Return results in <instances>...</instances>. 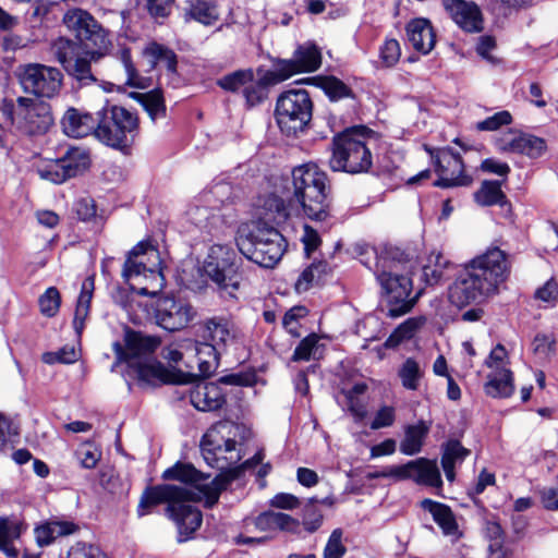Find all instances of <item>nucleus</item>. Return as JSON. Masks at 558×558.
Returning <instances> with one entry per match:
<instances>
[{
    "label": "nucleus",
    "mask_w": 558,
    "mask_h": 558,
    "mask_svg": "<svg viewBox=\"0 0 558 558\" xmlns=\"http://www.w3.org/2000/svg\"><path fill=\"white\" fill-rule=\"evenodd\" d=\"M430 425L423 420L416 424L407 425L404 427V438L400 442V451L407 456H414L421 452Z\"/></svg>",
    "instance_id": "7c9ffc66"
},
{
    "label": "nucleus",
    "mask_w": 558,
    "mask_h": 558,
    "mask_svg": "<svg viewBox=\"0 0 558 558\" xmlns=\"http://www.w3.org/2000/svg\"><path fill=\"white\" fill-rule=\"evenodd\" d=\"M26 529V523L17 517H0V551L9 558H17L19 550L14 542Z\"/></svg>",
    "instance_id": "a878e982"
},
{
    "label": "nucleus",
    "mask_w": 558,
    "mask_h": 558,
    "mask_svg": "<svg viewBox=\"0 0 558 558\" xmlns=\"http://www.w3.org/2000/svg\"><path fill=\"white\" fill-rule=\"evenodd\" d=\"M194 316V308L183 300L162 296L156 302V322L166 330L175 331L183 329L190 324Z\"/></svg>",
    "instance_id": "aec40b11"
},
{
    "label": "nucleus",
    "mask_w": 558,
    "mask_h": 558,
    "mask_svg": "<svg viewBox=\"0 0 558 558\" xmlns=\"http://www.w3.org/2000/svg\"><path fill=\"white\" fill-rule=\"evenodd\" d=\"M342 535L343 533L340 529L331 532L325 545L323 558H343L347 548L342 543Z\"/></svg>",
    "instance_id": "6e6d98bb"
},
{
    "label": "nucleus",
    "mask_w": 558,
    "mask_h": 558,
    "mask_svg": "<svg viewBox=\"0 0 558 558\" xmlns=\"http://www.w3.org/2000/svg\"><path fill=\"white\" fill-rule=\"evenodd\" d=\"M243 95L246 104L254 107L266 98V86L262 81H255L253 77L252 82L244 87Z\"/></svg>",
    "instance_id": "bf43d9fd"
},
{
    "label": "nucleus",
    "mask_w": 558,
    "mask_h": 558,
    "mask_svg": "<svg viewBox=\"0 0 558 558\" xmlns=\"http://www.w3.org/2000/svg\"><path fill=\"white\" fill-rule=\"evenodd\" d=\"M450 262L439 252H432L426 264L423 266V278L429 286L437 284L448 279L447 269Z\"/></svg>",
    "instance_id": "c9c22d12"
},
{
    "label": "nucleus",
    "mask_w": 558,
    "mask_h": 558,
    "mask_svg": "<svg viewBox=\"0 0 558 558\" xmlns=\"http://www.w3.org/2000/svg\"><path fill=\"white\" fill-rule=\"evenodd\" d=\"M203 338L209 340L221 352L239 351L245 345V336L225 317H213L204 323Z\"/></svg>",
    "instance_id": "6ab92c4d"
},
{
    "label": "nucleus",
    "mask_w": 558,
    "mask_h": 558,
    "mask_svg": "<svg viewBox=\"0 0 558 558\" xmlns=\"http://www.w3.org/2000/svg\"><path fill=\"white\" fill-rule=\"evenodd\" d=\"M62 77V73L57 68L31 63L22 69L20 83L25 93L51 98L59 94Z\"/></svg>",
    "instance_id": "dca6fc26"
},
{
    "label": "nucleus",
    "mask_w": 558,
    "mask_h": 558,
    "mask_svg": "<svg viewBox=\"0 0 558 558\" xmlns=\"http://www.w3.org/2000/svg\"><path fill=\"white\" fill-rule=\"evenodd\" d=\"M414 466L411 469L410 480L418 484L428 485L432 487H440L442 485L441 476L436 461L425 458L411 461Z\"/></svg>",
    "instance_id": "72a5a7b5"
},
{
    "label": "nucleus",
    "mask_w": 558,
    "mask_h": 558,
    "mask_svg": "<svg viewBox=\"0 0 558 558\" xmlns=\"http://www.w3.org/2000/svg\"><path fill=\"white\" fill-rule=\"evenodd\" d=\"M313 101L305 89H290L282 93L276 104L275 117L282 133L296 135L305 130L312 120Z\"/></svg>",
    "instance_id": "f8f14e48"
},
{
    "label": "nucleus",
    "mask_w": 558,
    "mask_h": 558,
    "mask_svg": "<svg viewBox=\"0 0 558 558\" xmlns=\"http://www.w3.org/2000/svg\"><path fill=\"white\" fill-rule=\"evenodd\" d=\"M61 158L70 179L82 174L90 165L88 153L77 147L70 148Z\"/></svg>",
    "instance_id": "58836bf2"
},
{
    "label": "nucleus",
    "mask_w": 558,
    "mask_h": 558,
    "mask_svg": "<svg viewBox=\"0 0 558 558\" xmlns=\"http://www.w3.org/2000/svg\"><path fill=\"white\" fill-rule=\"evenodd\" d=\"M398 252L390 251L377 257L375 275L388 302L389 317L396 318L409 313L416 303L420 292L412 293V280L405 263L397 259Z\"/></svg>",
    "instance_id": "39448f33"
},
{
    "label": "nucleus",
    "mask_w": 558,
    "mask_h": 558,
    "mask_svg": "<svg viewBox=\"0 0 558 558\" xmlns=\"http://www.w3.org/2000/svg\"><path fill=\"white\" fill-rule=\"evenodd\" d=\"M421 507L433 515L434 521L445 535L457 536L459 534L458 523L449 506L432 499H424L421 501Z\"/></svg>",
    "instance_id": "c85d7f7f"
},
{
    "label": "nucleus",
    "mask_w": 558,
    "mask_h": 558,
    "mask_svg": "<svg viewBox=\"0 0 558 558\" xmlns=\"http://www.w3.org/2000/svg\"><path fill=\"white\" fill-rule=\"evenodd\" d=\"M509 274L508 254L498 246H490L465 265L450 290V299L458 306L481 303L498 292Z\"/></svg>",
    "instance_id": "f03ea898"
},
{
    "label": "nucleus",
    "mask_w": 558,
    "mask_h": 558,
    "mask_svg": "<svg viewBox=\"0 0 558 558\" xmlns=\"http://www.w3.org/2000/svg\"><path fill=\"white\" fill-rule=\"evenodd\" d=\"M68 558H109L99 547L78 543L71 547Z\"/></svg>",
    "instance_id": "e2e57ef3"
},
{
    "label": "nucleus",
    "mask_w": 558,
    "mask_h": 558,
    "mask_svg": "<svg viewBox=\"0 0 558 558\" xmlns=\"http://www.w3.org/2000/svg\"><path fill=\"white\" fill-rule=\"evenodd\" d=\"M186 352H192L196 359L199 374L204 377L210 376L218 366V356L221 351L208 341H187L183 345Z\"/></svg>",
    "instance_id": "b1692460"
},
{
    "label": "nucleus",
    "mask_w": 558,
    "mask_h": 558,
    "mask_svg": "<svg viewBox=\"0 0 558 558\" xmlns=\"http://www.w3.org/2000/svg\"><path fill=\"white\" fill-rule=\"evenodd\" d=\"M135 98L143 106L151 121L166 116V106L160 90L154 89L148 93L136 94Z\"/></svg>",
    "instance_id": "ea45409f"
},
{
    "label": "nucleus",
    "mask_w": 558,
    "mask_h": 558,
    "mask_svg": "<svg viewBox=\"0 0 558 558\" xmlns=\"http://www.w3.org/2000/svg\"><path fill=\"white\" fill-rule=\"evenodd\" d=\"M328 271V264L326 262L313 263L306 267L300 275L295 282V289L298 292H305L310 287L318 281L324 274Z\"/></svg>",
    "instance_id": "de8ad7c7"
},
{
    "label": "nucleus",
    "mask_w": 558,
    "mask_h": 558,
    "mask_svg": "<svg viewBox=\"0 0 558 558\" xmlns=\"http://www.w3.org/2000/svg\"><path fill=\"white\" fill-rule=\"evenodd\" d=\"M51 49L58 62L80 87L89 86L97 82L90 63L97 62L99 59H90L76 41L66 37H59L52 44Z\"/></svg>",
    "instance_id": "4468645a"
},
{
    "label": "nucleus",
    "mask_w": 558,
    "mask_h": 558,
    "mask_svg": "<svg viewBox=\"0 0 558 558\" xmlns=\"http://www.w3.org/2000/svg\"><path fill=\"white\" fill-rule=\"evenodd\" d=\"M512 121L511 114L506 111H499L495 114L486 118L483 121L476 123V130L478 131H496L504 125L510 124Z\"/></svg>",
    "instance_id": "052dcab7"
},
{
    "label": "nucleus",
    "mask_w": 558,
    "mask_h": 558,
    "mask_svg": "<svg viewBox=\"0 0 558 558\" xmlns=\"http://www.w3.org/2000/svg\"><path fill=\"white\" fill-rule=\"evenodd\" d=\"M242 258L228 245L210 246L204 262V271L220 289L229 290L230 294L240 286V266Z\"/></svg>",
    "instance_id": "ddd939ff"
},
{
    "label": "nucleus",
    "mask_w": 558,
    "mask_h": 558,
    "mask_svg": "<svg viewBox=\"0 0 558 558\" xmlns=\"http://www.w3.org/2000/svg\"><path fill=\"white\" fill-rule=\"evenodd\" d=\"M507 351L502 344H497L485 361V365L493 369V372H499L502 367H508Z\"/></svg>",
    "instance_id": "69168bd1"
},
{
    "label": "nucleus",
    "mask_w": 558,
    "mask_h": 558,
    "mask_svg": "<svg viewBox=\"0 0 558 558\" xmlns=\"http://www.w3.org/2000/svg\"><path fill=\"white\" fill-rule=\"evenodd\" d=\"M425 323L426 318L423 316L408 318L395 329L386 344L389 347L397 345L403 340L411 339Z\"/></svg>",
    "instance_id": "79ce46f5"
},
{
    "label": "nucleus",
    "mask_w": 558,
    "mask_h": 558,
    "mask_svg": "<svg viewBox=\"0 0 558 558\" xmlns=\"http://www.w3.org/2000/svg\"><path fill=\"white\" fill-rule=\"evenodd\" d=\"M318 337L315 333L305 337L295 348L292 355V361H308L312 356L315 355Z\"/></svg>",
    "instance_id": "13d9d810"
},
{
    "label": "nucleus",
    "mask_w": 558,
    "mask_h": 558,
    "mask_svg": "<svg viewBox=\"0 0 558 558\" xmlns=\"http://www.w3.org/2000/svg\"><path fill=\"white\" fill-rule=\"evenodd\" d=\"M61 125L68 136L81 138L93 134L96 137L98 111L93 116L89 112L71 107L64 112L61 119Z\"/></svg>",
    "instance_id": "5701e85b"
},
{
    "label": "nucleus",
    "mask_w": 558,
    "mask_h": 558,
    "mask_svg": "<svg viewBox=\"0 0 558 558\" xmlns=\"http://www.w3.org/2000/svg\"><path fill=\"white\" fill-rule=\"evenodd\" d=\"M120 60L126 73V85L136 88H145L148 86L147 80L137 73L132 62L131 52L129 49H122L120 51Z\"/></svg>",
    "instance_id": "8fccbe9b"
},
{
    "label": "nucleus",
    "mask_w": 558,
    "mask_h": 558,
    "mask_svg": "<svg viewBox=\"0 0 558 558\" xmlns=\"http://www.w3.org/2000/svg\"><path fill=\"white\" fill-rule=\"evenodd\" d=\"M372 163V153L360 130H345L333 137L332 155L329 159L331 170L362 173L368 171Z\"/></svg>",
    "instance_id": "9d476101"
},
{
    "label": "nucleus",
    "mask_w": 558,
    "mask_h": 558,
    "mask_svg": "<svg viewBox=\"0 0 558 558\" xmlns=\"http://www.w3.org/2000/svg\"><path fill=\"white\" fill-rule=\"evenodd\" d=\"M470 454V450L464 448L459 440L450 439L442 445L441 461L446 459L452 464L462 463Z\"/></svg>",
    "instance_id": "864d4df0"
},
{
    "label": "nucleus",
    "mask_w": 558,
    "mask_h": 558,
    "mask_svg": "<svg viewBox=\"0 0 558 558\" xmlns=\"http://www.w3.org/2000/svg\"><path fill=\"white\" fill-rule=\"evenodd\" d=\"M160 264L159 251L149 241H141L129 252L122 276L137 294L155 296L165 286Z\"/></svg>",
    "instance_id": "0eeeda50"
},
{
    "label": "nucleus",
    "mask_w": 558,
    "mask_h": 558,
    "mask_svg": "<svg viewBox=\"0 0 558 558\" xmlns=\"http://www.w3.org/2000/svg\"><path fill=\"white\" fill-rule=\"evenodd\" d=\"M130 367L133 369L138 384L143 387L184 383L183 373L168 369L161 362L155 359L136 363Z\"/></svg>",
    "instance_id": "412c9836"
},
{
    "label": "nucleus",
    "mask_w": 558,
    "mask_h": 558,
    "mask_svg": "<svg viewBox=\"0 0 558 558\" xmlns=\"http://www.w3.org/2000/svg\"><path fill=\"white\" fill-rule=\"evenodd\" d=\"M407 35L412 47L424 54L428 53L436 43L434 28L427 19L410 21L407 25Z\"/></svg>",
    "instance_id": "393cba45"
},
{
    "label": "nucleus",
    "mask_w": 558,
    "mask_h": 558,
    "mask_svg": "<svg viewBox=\"0 0 558 558\" xmlns=\"http://www.w3.org/2000/svg\"><path fill=\"white\" fill-rule=\"evenodd\" d=\"M547 149L546 141L542 137L523 133L520 155L529 158H539Z\"/></svg>",
    "instance_id": "603ef678"
},
{
    "label": "nucleus",
    "mask_w": 558,
    "mask_h": 558,
    "mask_svg": "<svg viewBox=\"0 0 558 558\" xmlns=\"http://www.w3.org/2000/svg\"><path fill=\"white\" fill-rule=\"evenodd\" d=\"M320 64L322 52L319 48L312 43H305L295 49L291 59L277 60L266 77L270 83H279L294 74L314 72Z\"/></svg>",
    "instance_id": "2eb2a0df"
},
{
    "label": "nucleus",
    "mask_w": 558,
    "mask_h": 558,
    "mask_svg": "<svg viewBox=\"0 0 558 558\" xmlns=\"http://www.w3.org/2000/svg\"><path fill=\"white\" fill-rule=\"evenodd\" d=\"M81 465L85 469H93L100 459L101 453L90 444H83L75 452Z\"/></svg>",
    "instance_id": "680f3d73"
},
{
    "label": "nucleus",
    "mask_w": 558,
    "mask_h": 558,
    "mask_svg": "<svg viewBox=\"0 0 558 558\" xmlns=\"http://www.w3.org/2000/svg\"><path fill=\"white\" fill-rule=\"evenodd\" d=\"M396 420V411L393 407L384 405L375 414L371 423L372 429H379L391 426Z\"/></svg>",
    "instance_id": "0e129e2a"
},
{
    "label": "nucleus",
    "mask_w": 558,
    "mask_h": 558,
    "mask_svg": "<svg viewBox=\"0 0 558 558\" xmlns=\"http://www.w3.org/2000/svg\"><path fill=\"white\" fill-rule=\"evenodd\" d=\"M555 347V339L545 333H538L533 340V351L542 357H547Z\"/></svg>",
    "instance_id": "774afa93"
},
{
    "label": "nucleus",
    "mask_w": 558,
    "mask_h": 558,
    "mask_svg": "<svg viewBox=\"0 0 558 558\" xmlns=\"http://www.w3.org/2000/svg\"><path fill=\"white\" fill-rule=\"evenodd\" d=\"M143 56L147 59L150 69H155L157 65H163L171 73H175L177 71V54L173 50L161 44L156 41L149 43L143 49Z\"/></svg>",
    "instance_id": "473e14b6"
},
{
    "label": "nucleus",
    "mask_w": 558,
    "mask_h": 558,
    "mask_svg": "<svg viewBox=\"0 0 558 558\" xmlns=\"http://www.w3.org/2000/svg\"><path fill=\"white\" fill-rule=\"evenodd\" d=\"M63 24L90 59H100L111 45L108 33L92 14L82 9H71L63 15Z\"/></svg>",
    "instance_id": "9b49d317"
},
{
    "label": "nucleus",
    "mask_w": 558,
    "mask_h": 558,
    "mask_svg": "<svg viewBox=\"0 0 558 558\" xmlns=\"http://www.w3.org/2000/svg\"><path fill=\"white\" fill-rule=\"evenodd\" d=\"M39 307L43 315L53 317L59 312L61 305V295L56 287L48 288L43 295H40Z\"/></svg>",
    "instance_id": "3c124183"
},
{
    "label": "nucleus",
    "mask_w": 558,
    "mask_h": 558,
    "mask_svg": "<svg viewBox=\"0 0 558 558\" xmlns=\"http://www.w3.org/2000/svg\"><path fill=\"white\" fill-rule=\"evenodd\" d=\"M225 402L220 387L214 383L199 385L191 393V403L199 411L218 410Z\"/></svg>",
    "instance_id": "cd10ccee"
},
{
    "label": "nucleus",
    "mask_w": 558,
    "mask_h": 558,
    "mask_svg": "<svg viewBox=\"0 0 558 558\" xmlns=\"http://www.w3.org/2000/svg\"><path fill=\"white\" fill-rule=\"evenodd\" d=\"M138 134V118L124 107L106 105L98 110L96 138L114 149L129 154Z\"/></svg>",
    "instance_id": "6e6552de"
},
{
    "label": "nucleus",
    "mask_w": 558,
    "mask_h": 558,
    "mask_svg": "<svg viewBox=\"0 0 558 558\" xmlns=\"http://www.w3.org/2000/svg\"><path fill=\"white\" fill-rule=\"evenodd\" d=\"M232 477V474L229 477L216 476L210 483H203L207 478L203 473L192 464L178 462L162 473V478L189 485L163 484L146 488L141 497L137 514L144 517L155 506L167 504L166 511L177 525L179 542H185L203 522L201 510L191 502L204 500L206 508H213Z\"/></svg>",
    "instance_id": "f257e3e1"
},
{
    "label": "nucleus",
    "mask_w": 558,
    "mask_h": 558,
    "mask_svg": "<svg viewBox=\"0 0 558 558\" xmlns=\"http://www.w3.org/2000/svg\"><path fill=\"white\" fill-rule=\"evenodd\" d=\"M186 14L204 24L213 25L219 19L218 9L215 0H186Z\"/></svg>",
    "instance_id": "e433bc0d"
},
{
    "label": "nucleus",
    "mask_w": 558,
    "mask_h": 558,
    "mask_svg": "<svg viewBox=\"0 0 558 558\" xmlns=\"http://www.w3.org/2000/svg\"><path fill=\"white\" fill-rule=\"evenodd\" d=\"M94 288V277L89 276L82 283L81 293L75 307L73 326L77 335L82 333L85 319L88 317Z\"/></svg>",
    "instance_id": "f704fd0d"
},
{
    "label": "nucleus",
    "mask_w": 558,
    "mask_h": 558,
    "mask_svg": "<svg viewBox=\"0 0 558 558\" xmlns=\"http://www.w3.org/2000/svg\"><path fill=\"white\" fill-rule=\"evenodd\" d=\"M398 375L405 389L417 390L423 377V371L414 359L409 357L401 365Z\"/></svg>",
    "instance_id": "37998d69"
},
{
    "label": "nucleus",
    "mask_w": 558,
    "mask_h": 558,
    "mask_svg": "<svg viewBox=\"0 0 558 558\" xmlns=\"http://www.w3.org/2000/svg\"><path fill=\"white\" fill-rule=\"evenodd\" d=\"M240 432L241 426L234 422L220 421L205 433L201 441V450L206 463L221 471L217 476L234 475L228 481V485L239 478L245 470L262 464L265 458L264 451L259 450L238 465L242 459V445L236 440Z\"/></svg>",
    "instance_id": "7ed1b4c3"
},
{
    "label": "nucleus",
    "mask_w": 558,
    "mask_h": 558,
    "mask_svg": "<svg viewBox=\"0 0 558 558\" xmlns=\"http://www.w3.org/2000/svg\"><path fill=\"white\" fill-rule=\"evenodd\" d=\"M487 396L493 398H508L514 391L513 376L509 367H502L501 371L492 372L484 386Z\"/></svg>",
    "instance_id": "2f4dec72"
},
{
    "label": "nucleus",
    "mask_w": 558,
    "mask_h": 558,
    "mask_svg": "<svg viewBox=\"0 0 558 558\" xmlns=\"http://www.w3.org/2000/svg\"><path fill=\"white\" fill-rule=\"evenodd\" d=\"M253 74L252 69L238 70L219 78L217 84L227 92L235 93L252 82Z\"/></svg>",
    "instance_id": "49530a36"
},
{
    "label": "nucleus",
    "mask_w": 558,
    "mask_h": 558,
    "mask_svg": "<svg viewBox=\"0 0 558 558\" xmlns=\"http://www.w3.org/2000/svg\"><path fill=\"white\" fill-rule=\"evenodd\" d=\"M275 525L276 529L283 532L293 534H299L301 532V522L283 512H275Z\"/></svg>",
    "instance_id": "338daca9"
},
{
    "label": "nucleus",
    "mask_w": 558,
    "mask_h": 558,
    "mask_svg": "<svg viewBox=\"0 0 558 558\" xmlns=\"http://www.w3.org/2000/svg\"><path fill=\"white\" fill-rule=\"evenodd\" d=\"M435 158V170L438 180L434 186L447 189L452 186H466L471 183V178L463 173L464 166L460 154L454 153L452 148L446 147L438 149Z\"/></svg>",
    "instance_id": "a211bd4d"
},
{
    "label": "nucleus",
    "mask_w": 558,
    "mask_h": 558,
    "mask_svg": "<svg viewBox=\"0 0 558 558\" xmlns=\"http://www.w3.org/2000/svg\"><path fill=\"white\" fill-rule=\"evenodd\" d=\"M258 219L260 221L279 225L289 217L284 201L274 193L260 195L256 203Z\"/></svg>",
    "instance_id": "bb28decb"
},
{
    "label": "nucleus",
    "mask_w": 558,
    "mask_h": 558,
    "mask_svg": "<svg viewBox=\"0 0 558 558\" xmlns=\"http://www.w3.org/2000/svg\"><path fill=\"white\" fill-rule=\"evenodd\" d=\"M318 502L319 500L317 498H311L303 507V520L301 525H303L308 533L316 532L323 524L324 517L317 507ZM320 502L328 506L332 505V500L328 497L320 500Z\"/></svg>",
    "instance_id": "a19ab883"
},
{
    "label": "nucleus",
    "mask_w": 558,
    "mask_h": 558,
    "mask_svg": "<svg viewBox=\"0 0 558 558\" xmlns=\"http://www.w3.org/2000/svg\"><path fill=\"white\" fill-rule=\"evenodd\" d=\"M442 4L454 23L464 32L481 33L484 29L483 14L474 2L442 0Z\"/></svg>",
    "instance_id": "4be33fe9"
},
{
    "label": "nucleus",
    "mask_w": 558,
    "mask_h": 558,
    "mask_svg": "<svg viewBox=\"0 0 558 558\" xmlns=\"http://www.w3.org/2000/svg\"><path fill=\"white\" fill-rule=\"evenodd\" d=\"M474 199L481 206H502L506 203V195L501 191V183L499 181H484L474 193Z\"/></svg>",
    "instance_id": "4c0bfd02"
},
{
    "label": "nucleus",
    "mask_w": 558,
    "mask_h": 558,
    "mask_svg": "<svg viewBox=\"0 0 558 558\" xmlns=\"http://www.w3.org/2000/svg\"><path fill=\"white\" fill-rule=\"evenodd\" d=\"M322 88L325 94L333 101L352 96L351 88L341 80L335 76H326L322 81Z\"/></svg>",
    "instance_id": "09e8293b"
},
{
    "label": "nucleus",
    "mask_w": 558,
    "mask_h": 558,
    "mask_svg": "<svg viewBox=\"0 0 558 558\" xmlns=\"http://www.w3.org/2000/svg\"><path fill=\"white\" fill-rule=\"evenodd\" d=\"M401 49L398 40L386 39L379 49V58L384 66L391 68L400 59Z\"/></svg>",
    "instance_id": "4d7b16f0"
},
{
    "label": "nucleus",
    "mask_w": 558,
    "mask_h": 558,
    "mask_svg": "<svg viewBox=\"0 0 558 558\" xmlns=\"http://www.w3.org/2000/svg\"><path fill=\"white\" fill-rule=\"evenodd\" d=\"M236 245L247 259L266 268L274 267L287 250L284 236L274 226L260 220L239 228Z\"/></svg>",
    "instance_id": "423d86ee"
},
{
    "label": "nucleus",
    "mask_w": 558,
    "mask_h": 558,
    "mask_svg": "<svg viewBox=\"0 0 558 558\" xmlns=\"http://www.w3.org/2000/svg\"><path fill=\"white\" fill-rule=\"evenodd\" d=\"M16 107L4 102L0 108V126L15 125L23 134L34 136L48 132L53 124L49 104L27 97H19Z\"/></svg>",
    "instance_id": "1a4fd4ad"
},
{
    "label": "nucleus",
    "mask_w": 558,
    "mask_h": 558,
    "mask_svg": "<svg viewBox=\"0 0 558 558\" xmlns=\"http://www.w3.org/2000/svg\"><path fill=\"white\" fill-rule=\"evenodd\" d=\"M523 132L510 130L496 140V147L501 153L520 154Z\"/></svg>",
    "instance_id": "5fc2aeb1"
},
{
    "label": "nucleus",
    "mask_w": 558,
    "mask_h": 558,
    "mask_svg": "<svg viewBox=\"0 0 558 558\" xmlns=\"http://www.w3.org/2000/svg\"><path fill=\"white\" fill-rule=\"evenodd\" d=\"M36 171L41 179L56 184H61L70 179L66 168L62 162V158L50 160L47 163L38 166Z\"/></svg>",
    "instance_id": "a18cd8bd"
},
{
    "label": "nucleus",
    "mask_w": 558,
    "mask_h": 558,
    "mask_svg": "<svg viewBox=\"0 0 558 558\" xmlns=\"http://www.w3.org/2000/svg\"><path fill=\"white\" fill-rule=\"evenodd\" d=\"M161 344L159 337L145 335L141 331L126 330L124 345L114 342L112 348L118 362H125L129 366L150 360L151 355Z\"/></svg>",
    "instance_id": "f3484780"
},
{
    "label": "nucleus",
    "mask_w": 558,
    "mask_h": 558,
    "mask_svg": "<svg viewBox=\"0 0 558 558\" xmlns=\"http://www.w3.org/2000/svg\"><path fill=\"white\" fill-rule=\"evenodd\" d=\"M77 531V525L70 521L50 520L35 529L36 542L39 546H48L58 537L68 536Z\"/></svg>",
    "instance_id": "c756f323"
},
{
    "label": "nucleus",
    "mask_w": 558,
    "mask_h": 558,
    "mask_svg": "<svg viewBox=\"0 0 558 558\" xmlns=\"http://www.w3.org/2000/svg\"><path fill=\"white\" fill-rule=\"evenodd\" d=\"M291 203L298 204L311 220L325 221L330 216V184L326 172L316 163L294 167Z\"/></svg>",
    "instance_id": "20e7f679"
},
{
    "label": "nucleus",
    "mask_w": 558,
    "mask_h": 558,
    "mask_svg": "<svg viewBox=\"0 0 558 558\" xmlns=\"http://www.w3.org/2000/svg\"><path fill=\"white\" fill-rule=\"evenodd\" d=\"M486 536L492 541L489 549L492 553L497 554V558H510L512 550L505 547L504 542V530L501 525L496 521H488L485 527Z\"/></svg>",
    "instance_id": "c03bdc74"
}]
</instances>
